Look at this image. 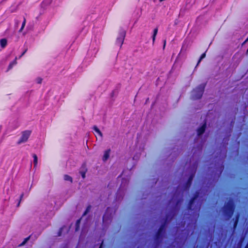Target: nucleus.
I'll list each match as a JSON object with an SVG mask.
<instances>
[{"instance_id": "f257e3e1", "label": "nucleus", "mask_w": 248, "mask_h": 248, "mask_svg": "<svg viewBox=\"0 0 248 248\" xmlns=\"http://www.w3.org/2000/svg\"><path fill=\"white\" fill-rule=\"evenodd\" d=\"M204 88L205 85L204 84H202L198 86L191 92V98L194 100L201 98L202 95Z\"/></svg>"}, {"instance_id": "f03ea898", "label": "nucleus", "mask_w": 248, "mask_h": 248, "mask_svg": "<svg viewBox=\"0 0 248 248\" xmlns=\"http://www.w3.org/2000/svg\"><path fill=\"white\" fill-rule=\"evenodd\" d=\"M233 204L232 201H229L225 206L224 208V214L227 216L228 218H230L232 216L233 212Z\"/></svg>"}, {"instance_id": "7ed1b4c3", "label": "nucleus", "mask_w": 248, "mask_h": 248, "mask_svg": "<svg viewBox=\"0 0 248 248\" xmlns=\"http://www.w3.org/2000/svg\"><path fill=\"white\" fill-rule=\"evenodd\" d=\"M126 34V31L124 30H121L120 31L119 36L117 39L116 42L118 44L120 45L121 46L123 44L125 36Z\"/></svg>"}, {"instance_id": "20e7f679", "label": "nucleus", "mask_w": 248, "mask_h": 248, "mask_svg": "<svg viewBox=\"0 0 248 248\" xmlns=\"http://www.w3.org/2000/svg\"><path fill=\"white\" fill-rule=\"evenodd\" d=\"M31 134L30 131H25L22 133L20 140L18 141V144L25 142L27 141Z\"/></svg>"}, {"instance_id": "39448f33", "label": "nucleus", "mask_w": 248, "mask_h": 248, "mask_svg": "<svg viewBox=\"0 0 248 248\" xmlns=\"http://www.w3.org/2000/svg\"><path fill=\"white\" fill-rule=\"evenodd\" d=\"M194 173H195V172L192 173L190 174V175L189 176L188 180V181H187V182L186 184V185L185 186V189H186V190L190 186L191 183V181L192 180L193 177L194 175Z\"/></svg>"}, {"instance_id": "423d86ee", "label": "nucleus", "mask_w": 248, "mask_h": 248, "mask_svg": "<svg viewBox=\"0 0 248 248\" xmlns=\"http://www.w3.org/2000/svg\"><path fill=\"white\" fill-rule=\"evenodd\" d=\"M206 124H203L201 127H200L197 130V134L198 136H200L203 133L205 130Z\"/></svg>"}, {"instance_id": "0eeeda50", "label": "nucleus", "mask_w": 248, "mask_h": 248, "mask_svg": "<svg viewBox=\"0 0 248 248\" xmlns=\"http://www.w3.org/2000/svg\"><path fill=\"white\" fill-rule=\"evenodd\" d=\"M199 193H197V195H196V196L190 201V204H189V209L192 210V207L193 206L194 204L195 203V202L197 201L198 198L199 197Z\"/></svg>"}, {"instance_id": "6e6552de", "label": "nucleus", "mask_w": 248, "mask_h": 248, "mask_svg": "<svg viewBox=\"0 0 248 248\" xmlns=\"http://www.w3.org/2000/svg\"><path fill=\"white\" fill-rule=\"evenodd\" d=\"M110 151V150H108L105 152L103 157V160L104 161H106L108 158L109 156Z\"/></svg>"}, {"instance_id": "1a4fd4ad", "label": "nucleus", "mask_w": 248, "mask_h": 248, "mask_svg": "<svg viewBox=\"0 0 248 248\" xmlns=\"http://www.w3.org/2000/svg\"><path fill=\"white\" fill-rule=\"evenodd\" d=\"M164 225H162L160 228L159 229V230L157 233V236H156V239H159V238L160 237V236H161L162 235V233L164 231Z\"/></svg>"}, {"instance_id": "9d476101", "label": "nucleus", "mask_w": 248, "mask_h": 248, "mask_svg": "<svg viewBox=\"0 0 248 248\" xmlns=\"http://www.w3.org/2000/svg\"><path fill=\"white\" fill-rule=\"evenodd\" d=\"M0 44L2 47H4L7 45V40L5 39H2L0 41Z\"/></svg>"}, {"instance_id": "9b49d317", "label": "nucleus", "mask_w": 248, "mask_h": 248, "mask_svg": "<svg viewBox=\"0 0 248 248\" xmlns=\"http://www.w3.org/2000/svg\"><path fill=\"white\" fill-rule=\"evenodd\" d=\"M33 164H34V167H36L37 165V162H38V158H37V155H35V154H34L33 155Z\"/></svg>"}, {"instance_id": "f8f14e48", "label": "nucleus", "mask_w": 248, "mask_h": 248, "mask_svg": "<svg viewBox=\"0 0 248 248\" xmlns=\"http://www.w3.org/2000/svg\"><path fill=\"white\" fill-rule=\"evenodd\" d=\"M64 179L65 181H69L70 183L72 182V177L68 175H65L64 176Z\"/></svg>"}, {"instance_id": "ddd939ff", "label": "nucleus", "mask_w": 248, "mask_h": 248, "mask_svg": "<svg viewBox=\"0 0 248 248\" xmlns=\"http://www.w3.org/2000/svg\"><path fill=\"white\" fill-rule=\"evenodd\" d=\"M93 129L99 136L102 137V133L96 126L93 127Z\"/></svg>"}, {"instance_id": "4468645a", "label": "nucleus", "mask_w": 248, "mask_h": 248, "mask_svg": "<svg viewBox=\"0 0 248 248\" xmlns=\"http://www.w3.org/2000/svg\"><path fill=\"white\" fill-rule=\"evenodd\" d=\"M157 31H158V29L157 28H155L154 30V34H153V42H155V36L157 33Z\"/></svg>"}, {"instance_id": "2eb2a0df", "label": "nucleus", "mask_w": 248, "mask_h": 248, "mask_svg": "<svg viewBox=\"0 0 248 248\" xmlns=\"http://www.w3.org/2000/svg\"><path fill=\"white\" fill-rule=\"evenodd\" d=\"M205 56H206L205 52V53H203V54L201 55V57H200V58L199 60V61H198V63H197V66L199 65V63H200V62H201V61H202L203 58H204L205 57Z\"/></svg>"}, {"instance_id": "dca6fc26", "label": "nucleus", "mask_w": 248, "mask_h": 248, "mask_svg": "<svg viewBox=\"0 0 248 248\" xmlns=\"http://www.w3.org/2000/svg\"><path fill=\"white\" fill-rule=\"evenodd\" d=\"M29 239H30L29 237L25 238L24 239V240L23 241V242L19 245V246L21 247V246L25 245L26 244V243L28 241Z\"/></svg>"}, {"instance_id": "f3484780", "label": "nucleus", "mask_w": 248, "mask_h": 248, "mask_svg": "<svg viewBox=\"0 0 248 248\" xmlns=\"http://www.w3.org/2000/svg\"><path fill=\"white\" fill-rule=\"evenodd\" d=\"M25 24H26V19L25 18H24V20H23V22L22 23V27L21 28V29H20L19 30V31L20 32H21L23 30V29H24V27H25Z\"/></svg>"}, {"instance_id": "a211bd4d", "label": "nucleus", "mask_w": 248, "mask_h": 248, "mask_svg": "<svg viewBox=\"0 0 248 248\" xmlns=\"http://www.w3.org/2000/svg\"><path fill=\"white\" fill-rule=\"evenodd\" d=\"M23 196H24V194H23V193H22V194L21 195V196H20V198L19 202H18V204H17V205L18 207H19V205H20V202H21V200H22V198H23Z\"/></svg>"}, {"instance_id": "6ab92c4d", "label": "nucleus", "mask_w": 248, "mask_h": 248, "mask_svg": "<svg viewBox=\"0 0 248 248\" xmlns=\"http://www.w3.org/2000/svg\"><path fill=\"white\" fill-rule=\"evenodd\" d=\"M80 173H81V175L82 176V177L83 178H85V172H84V171H81Z\"/></svg>"}, {"instance_id": "aec40b11", "label": "nucleus", "mask_w": 248, "mask_h": 248, "mask_svg": "<svg viewBox=\"0 0 248 248\" xmlns=\"http://www.w3.org/2000/svg\"><path fill=\"white\" fill-rule=\"evenodd\" d=\"M79 222H80V220H77V223H76V225H77V228H76V230H78V225H79Z\"/></svg>"}, {"instance_id": "412c9836", "label": "nucleus", "mask_w": 248, "mask_h": 248, "mask_svg": "<svg viewBox=\"0 0 248 248\" xmlns=\"http://www.w3.org/2000/svg\"><path fill=\"white\" fill-rule=\"evenodd\" d=\"M11 63H12V64L13 65L16 64V59L13 62H12Z\"/></svg>"}, {"instance_id": "4be33fe9", "label": "nucleus", "mask_w": 248, "mask_h": 248, "mask_svg": "<svg viewBox=\"0 0 248 248\" xmlns=\"http://www.w3.org/2000/svg\"><path fill=\"white\" fill-rule=\"evenodd\" d=\"M11 63H12V64L13 65L16 64V59L13 62H12Z\"/></svg>"}, {"instance_id": "5701e85b", "label": "nucleus", "mask_w": 248, "mask_h": 248, "mask_svg": "<svg viewBox=\"0 0 248 248\" xmlns=\"http://www.w3.org/2000/svg\"><path fill=\"white\" fill-rule=\"evenodd\" d=\"M11 63H12V64L13 65L16 64V59L13 62H12Z\"/></svg>"}, {"instance_id": "b1692460", "label": "nucleus", "mask_w": 248, "mask_h": 248, "mask_svg": "<svg viewBox=\"0 0 248 248\" xmlns=\"http://www.w3.org/2000/svg\"><path fill=\"white\" fill-rule=\"evenodd\" d=\"M13 66V65L12 64V63H11L9 64V67H8V70H10V69H11L12 68Z\"/></svg>"}, {"instance_id": "393cba45", "label": "nucleus", "mask_w": 248, "mask_h": 248, "mask_svg": "<svg viewBox=\"0 0 248 248\" xmlns=\"http://www.w3.org/2000/svg\"><path fill=\"white\" fill-rule=\"evenodd\" d=\"M200 206H201L200 205H199L196 207V210L197 211H199V210L200 208Z\"/></svg>"}, {"instance_id": "a878e982", "label": "nucleus", "mask_w": 248, "mask_h": 248, "mask_svg": "<svg viewBox=\"0 0 248 248\" xmlns=\"http://www.w3.org/2000/svg\"><path fill=\"white\" fill-rule=\"evenodd\" d=\"M27 51V49H26L23 53L21 55L20 57H21L23 55H24V54L26 53V52Z\"/></svg>"}, {"instance_id": "bb28decb", "label": "nucleus", "mask_w": 248, "mask_h": 248, "mask_svg": "<svg viewBox=\"0 0 248 248\" xmlns=\"http://www.w3.org/2000/svg\"><path fill=\"white\" fill-rule=\"evenodd\" d=\"M237 220H238V218H237L236 220V221L235 222L234 227H235V226L236 225Z\"/></svg>"}, {"instance_id": "cd10ccee", "label": "nucleus", "mask_w": 248, "mask_h": 248, "mask_svg": "<svg viewBox=\"0 0 248 248\" xmlns=\"http://www.w3.org/2000/svg\"><path fill=\"white\" fill-rule=\"evenodd\" d=\"M165 45H166V41L165 40L164 41V46H163V48H164L165 46Z\"/></svg>"}, {"instance_id": "c85d7f7f", "label": "nucleus", "mask_w": 248, "mask_h": 248, "mask_svg": "<svg viewBox=\"0 0 248 248\" xmlns=\"http://www.w3.org/2000/svg\"><path fill=\"white\" fill-rule=\"evenodd\" d=\"M106 221V217H103V221L105 222Z\"/></svg>"}, {"instance_id": "c756f323", "label": "nucleus", "mask_w": 248, "mask_h": 248, "mask_svg": "<svg viewBox=\"0 0 248 248\" xmlns=\"http://www.w3.org/2000/svg\"><path fill=\"white\" fill-rule=\"evenodd\" d=\"M102 245H103V244H102L101 245V246H100V248H102Z\"/></svg>"}, {"instance_id": "7c9ffc66", "label": "nucleus", "mask_w": 248, "mask_h": 248, "mask_svg": "<svg viewBox=\"0 0 248 248\" xmlns=\"http://www.w3.org/2000/svg\"><path fill=\"white\" fill-rule=\"evenodd\" d=\"M87 212H88V210H87L86 211V212H85V213H84V214H86V213H87Z\"/></svg>"}, {"instance_id": "2f4dec72", "label": "nucleus", "mask_w": 248, "mask_h": 248, "mask_svg": "<svg viewBox=\"0 0 248 248\" xmlns=\"http://www.w3.org/2000/svg\"><path fill=\"white\" fill-rule=\"evenodd\" d=\"M246 248H248V245L247 246V247H246Z\"/></svg>"}]
</instances>
